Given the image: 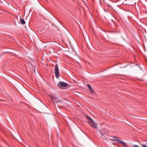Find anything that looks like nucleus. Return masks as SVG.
<instances>
[{
	"label": "nucleus",
	"instance_id": "f257e3e1",
	"mask_svg": "<svg viewBox=\"0 0 147 147\" xmlns=\"http://www.w3.org/2000/svg\"><path fill=\"white\" fill-rule=\"evenodd\" d=\"M85 117L88 120V123L89 125L92 127L96 128L97 127L96 124L94 122L92 119L87 115H86Z\"/></svg>",
	"mask_w": 147,
	"mask_h": 147
},
{
	"label": "nucleus",
	"instance_id": "f03ea898",
	"mask_svg": "<svg viewBox=\"0 0 147 147\" xmlns=\"http://www.w3.org/2000/svg\"><path fill=\"white\" fill-rule=\"evenodd\" d=\"M50 97L51 99L54 103L57 102L59 101L57 96L55 94L51 95Z\"/></svg>",
	"mask_w": 147,
	"mask_h": 147
},
{
	"label": "nucleus",
	"instance_id": "7ed1b4c3",
	"mask_svg": "<svg viewBox=\"0 0 147 147\" xmlns=\"http://www.w3.org/2000/svg\"><path fill=\"white\" fill-rule=\"evenodd\" d=\"M55 74L57 78H58L59 76L58 66L57 64H56L55 68Z\"/></svg>",
	"mask_w": 147,
	"mask_h": 147
},
{
	"label": "nucleus",
	"instance_id": "20e7f679",
	"mask_svg": "<svg viewBox=\"0 0 147 147\" xmlns=\"http://www.w3.org/2000/svg\"><path fill=\"white\" fill-rule=\"evenodd\" d=\"M100 131L101 134L103 136H105L108 134V131L106 128H103L101 130H100Z\"/></svg>",
	"mask_w": 147,
	"mask_h": 147
},
{
	"label": "nucleus",
	"instance_id": "39448f33",
	"mask_svg": "<svg viewBox=\"0 0 147 147\" xmlns=\"http://www.w3.org/2000/svg\"><path fill=\"white\" fill-rule=\"evenodd\" d=\"M67 85L66 83L62 82H59L57 84L58 87L61 89H62L63 87L67 86Z\"/></svg>",
	"mask_w": 147,
	"mask_h": 147
},
{
	"label": "nucleus",
	"instance_id": "423d86ee",
	"mask_svg": "<svg viewBox=\"0 0 147 147\" xmlns=\"http://www.w3.org/2000/svg\"><path fill=\"white\" fill-rule=\"evenodd\" d=\"M113 140L115 141H117L118 142H119L120 143L123 145L125 146L126 147L127 145L123 141L119 140L118 138L114 137Z\"/></svg>",
	"mask_w": 147,
	"mask_h": 147
},
{
	"label": "nucleus",
	"instance_id": "0eeeda50",
	"mask_svg": "<svg viewBox=\"0 0 147 147\" xmlns=\"http://www.w3.org/2000/svg\"><path fill=\"white\" fill-rule=\"evenodd\" d=\"M87 86L91 92L93 93L94 92V91L92 90L91 86L89 84H87Z\"/></svg>",
	"mask_w": 147,
	"mask_h": 147
},
{
	"label": "nucleus",
	"instance_id": "6e6552de",
	"mask_svg": "<svg viewBox=\"0 0 147 147\" xmlns=\"http://www.w3.org/2000/svg\"><path fill=\"white\" fill-rule=\"evenodd\" d=\"M20 21L22 24H25V21L23 19L20 18Z\"/></svg>",
	"mask_w": 147,
	"mask_h": 147
},
{
	"label": "nucleus",
	"instance_id": "1a4fd4ad",
	"mask_svg": "<svg viewBox=\"0 0 147 147\" xmlns=\"http://www.w3.org/2000/svg\"><path fill=\"white\" fill-rule=\"evenodd\" d=\"M133 147H139L138 146L135 145L133 146Z\"/></svg>",
	"mask_w": 147,
	"mask_h": 147
},
{
	"label": "nucleus",
	"instance_id": "9d476101",
	"mask_svg": "<svg viewBox=\"0 0 147 147\" xmlns=\"http://www.w3.org/2000/svg\"><path fill=\"white\" fill-rule=\"evenodd\" d=\"M143 147H147V146L145 144H143L142 145Z\"/></svg>",
	"mask_w": 147,
	"mask_h": 147
}]
</instances>
